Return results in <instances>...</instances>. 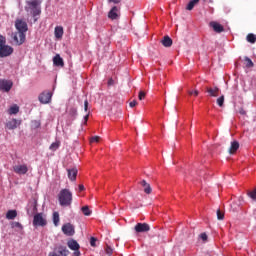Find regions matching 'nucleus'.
Here are the masks:
<instances>
[{
  "label": "nucleus",
  "mask_w": 256,
  "mask_h": 256,
  "mask_svg": "<svg viewBox=\"0 0 256 256\" xmlns=\"http://www.w3.org/2000/svg\"><path fill=\"white\" fill-rule=\"evenodd\" d=\"M58 201L61 207H71L73 203V193L71 190L64 188L58 193Z\"/></svg>",
  "instance_id": "f257e3e1"
},
{
  "label": "nucleus",
  "mask_w": 256,
  "mask_h": 256,
  "mask_svg": "<svg viewBox=\"0 0 256 256\" xmlns=\"http://www.w3.org/2000/svg\"><path fill=\"white\" fill-rule=\"evenodd\" d=\"M29 7H31L33 17H37V15H41V1L40 0H32L28 2Z\"/></svg>",
  "instance_id": "f03ea898"
},
{
  "label": "nucleus",
  "mask_w": 256,
  "mask_h": 256,
  "mask_svg": "<svg viewBox=\"0 0 256 256\" xmlns=\"http://www.w3.org/2000/svg\"><path fill=\"white\" fill-rule=\"evenodd\" d=\"M47 225V219L43 217V213H37L33 219L34 227H45Z\"/></svg>",
  "instance_id": "7ed1b4c3"
},
{
  "label": "nucleus",
  "mask_w": 256,
  "mask_h": 256,
  "mask_svg": "<svg viewBox=\"0 0 256 256\" xmlns=\"http://www.w3.org/2000/svg\"><path fill=\"white\" fill-rule=\"evenodd\" d=\"M69 250L66 246H58L54 249L53 252H51L48 256H68Z\"/></svg>",
  "instance_id": "20e7f679"
},
{
  "label": "nucleus",
  "mask_w": 256,
  "mask_h": 256,
  "mask_svg": "<svg viewBox=\"0 0 256 256\" xmlns=\"http://www.w3.org/2000/svg\"><path fill=\"white\" fill-rule=\"evenodd\" d=\"M121 17V8L119 6H113L108 12V19L115 21Z\"/></svg>",
  "instance_id": "39448f33"
},
{
  "label": "nucleus",
  "mask_w": 256,
  "mask_h": 256,
  "mask_svg": "<svg viewBox=\"0 0 256 256\" xmlns=\"http://www.w3.org/2000/svg\"><path fill=\"white\" fill-rule=\"evenodd\" d=\"M11 37L15 45H23V43H25L26 35L24 33L15 32L12 33Z\"/></svg>",
  "instance_id": "423d86ee"
},
{
  "label": "nucleus",
  "mask_w": 256,
  "mask_h": 256,
  "mask_svg": "<svg viewBox=\"0 0 256 256\" xmlns=\"http://www.w3.org/2000/svg\"><path fill=\"white\" fill-rule=\"evenodd\" d=\"M15 27L17 29V33H23L25 35L26 31H29V28L27 26V22L21 20V19H17L15 22Z\"/></svg>",
  "instance_id": "0eeeda50"
},
{
  "label": "nucleus",
  "mask_w": 256,
  "mask_h": 256,
  "mask_svg": "<svg viewBox=\"0 0 256 256\" xmlns=\"http://www.w3.org/2000/svg\"><path fill=\"white\" fill-rule=\"evenodd\" d=\"M13 88V82L11 80L0 79V91L9 93Z\"/></svg>",
  "instance_id": "6e6552de"
},
{
  "label": "nucleus",
  "mask_w": 256,
  "mask_h": 256,
  "mask_svg": "<svg viewBox=\"0 0 256 256\" xmlns=\"http://www.w3.org/2000/svg\"><path fill=\"white\" fill-rule=\"evenodd\" d=\"M62 233L68 237H73V235H75V226L71 223L64 224L62 226Z\"/></svg>",
  "instance_id": "1a4fd4ad"
},
{
  "label": "nucleus",
  "mask_w": 256,
  "mask_h": 256,
  "mask_svg": "<svg viewBox=\"0 0 256 256\" xmlns=\"http://www.w3.org/2000/svg\"><path fill=\"white\" fill-rule=\"evenodd\" d=\"M13 171L17 175H27L29 167H27V164L15 165L13 166Z\"/></svg>",
  "instance_id": "9d476101"
},
{
  "label": "nucleus",
  "mask_w": 256,
  "mask_h": 256,
  "mask_svg": "<svg viewBox=\"0 0 256 256\" xmlns=\"http://www.w3.org/2000/svg\"><path fill=\"white\" fill-rule=\"evenodd\" d=\"M134 231L136 233H147L148 231H151V226L147 223H137L134 227Z\"/></svg>",
  "instance_id": "9b49d317"
},
{
  "label": "nucleus",
  "mask_w": 256,
  "mask_h": 256,
  "mask_svg": "<svg viewBox=\"0 0 256 256\" xmlns=\"http://www.w3.org/2000/svg\"><path fill=\"white\" fill-rule=\"evenodd\" d=\"M9 55H13V47L4 44L0 47V57H9Z\"/></svg>",
  "instance_id": "f8f14e48"
},
{
  "label": "nucleus",
  "mask_w": 256,
  "mask_h": 256,
  "mask_svg": "<svg viewBox=\"0 0 256 256\" xmlns=\"http://www.w3.org/2000/svg\"><path fill=\"white\" fill-rule=\"evenodd\" d=\"M53 95L51 94V92H42L38 99L40 101V103H42L43 105H47V103H51V97Z\"/></svg>",
  "instance_id": "ddd939ff"
},
{
  "label": "nucleus",
  "mask_w": 256,
  "mask_h": 256,
  "mask_svg": "<svg viewBox=\"0 0 256 256\" xmlns=\"http://www.w3.org/2000/svg\"><path fill=\"white\" fill-rule=\"evenodd\" d=\"M19 125H21V120H17L15 118H13L12 120H10L6 123L7 129H9L10 131L17 129V127H19Z\"/></svg>",
  "instance_id": "4468645a"
},
{
  "label": "nucleus",
  "mask_w": 256,
  "mask_h": 256,
  "mask_svg": "<svg viewBox=\"0 0 256 256\" xmlns=\"http://www.w3.org/2000/svg\"><path fill=\"white\" fill-rule=\"evenodd\" d=\"M139 183H140L141 187H143L144 193H146V195H151V193H153L151 184L147 183L146 180H142Z\"/></svg>",
  "instance_id": "2eb2a0df"
},
{
  "label": "nucleus",
  "mask_w": 256,
  "mask_h": 256,
  "mask_svg": "<svg viewBox=\"0 0 256 256\" xmlns=\"http://www.w3.org/2000/svg\"><path fill=\"white\" fill-rule=\"evenodd\" d=\"M67 246L71 251H79L81 249V246L77 243V240L75 239H70L67 241Z\"/></svg>",
  "instance_id": "dca6fc26"
},
{
  "label": "nucleus",
  "mask_w": 256,
  "mask_h": 256,
  "mask_svg": "<svg viewBox=\"0 0 256 256\" xmlns=\"http://www.w3.org/2000/svg\"><path fill=\"white\" fill-rule=\"evenodd\" d=\"M210 27H212L215 33H223V31H225V28L223 27V25L219 24V22H210Z\"/></svg>",
  "instance_id": "f3484780"
},
{
  "label": "nucleus",
  "mask_w": 256,
  "mask_h": 256,
  "mask_svg": "<svg viewBox=\"0 0 256 256\" xmlns=\"http://www.w3.org/2000/svg\"><path fill=\"white\" fill-rule=\"evenodd\" d=\"M53 64L56 67H65V62L63 61V58H61V55L56 54L53 58Z\"/></svg>",
  "instance_id": "a211bd4d"
},
{
  "label": "nucleus",
  "mask_w": 256,
  "mask_h": 256,
  "mask_svg": "<svg viewBox=\"0 0 256 256\" xmlns=\"http://www.w3.org/2000/svg\"><path fill=\"white\" fill-rule=\"evenodd\" d=\"M206 91L208 92L209 97H219V87L215 86L213 88L206 87Z\"/></svg>",
  "instance_id": "6ab92c4d"
},
{
  "label": "nucleus",
  "mask_w": 256,
  "mask_h": 256,
  "mask_svg": "<svg viewBox=\"0 0 256 256\" xmlns=\"http://www.w3.org/2000/svg\"><path fill=\"white\" fill-rule=\"evenodd\" d=\"M239 149V142L233 141L231 142L230 148H229V154L235 155L237 153V150Z\"/></svg>",
  "instance_id": "aec40b11"
},
{
  "label": "nucleus",
  "mask_w": 256,
  "mask_h": 256,
  "mask_svg": "<svg viewBox=\"0 0 256 256\" xmlns=\"http://www.w3.org/2000/svg\"><path fill=\"white\" fill-rule=\"evenodd\" d=\"M161 43L163 47H171L173 45V39L169 36H164V38L161 40Z\"/></svg>",
  "instance_id": "412c9836"
},
{
  "label": "nucleus",
  "mask_w": 256,
  "mask_h": 256,
  "mask_svg": "<svg viewBox=\"0 0 256 256\" xmlns=\"http://www.w3.org/2000/svg\"><path fill=\"white\" fill-rule=\"evenodd\" d=\"M68 178L70 181H75L77 179V168L68 169Z\"/></svg>",
  "instance_id": "4be33fe9"
},
{
  "label": "nucleus",
  "mask_w": 256,
  "mask_h": 256,
  "mask_svg": "<svg viewBox=\"0 0 256 256\" xmlns=\"http://www.w3.org/2000/svg\"><path fill=\"white\" fill-rule=\"evenodd\" d=\"M56 39H62L63 37V26H56L54 30Z\"/></svg>",
  "instance_id": "5701e85b"
},
{
  "label": "nucleus",
  "mask_w": 256,
  "mask_h": 256,
  "mask_svg": "<svg viewBox=\"0 0 256 256\" xmlns=\"http://www.w3.org/2000/svg\"><path fill=\"white\" fill-rule=\"evenodd\" d=\"M17 113H19V106L14 104L13 106H11L9 109H8V114L9 115H17Z\"/></svg>",
  "instance_id": "b1692460"
},
{
  "label": "nucleus",
  "mask_w": 256,
  "mask_h": 256,
  "mask_svg": "<svg viewBox=\"0 0 256 256\" xmlns=\"http://www.w3.org/2000/svg\"><path fill=\"white\" fill-rule=\"evenodd\" d=\"M200 0H191L187 6H186V10L187 11H193L195 5H197V3H199Z\"/></svg>",
  "instance_id": "393cba45"
},
{
  "label": "nucleus",
  "mask_w": 256,
  "mask_h": 256,
  "mask_svg": "<svg viewBox=\"0 0 256 256\" xmlns=\"http://www.w3.org/2000/svg\"><path fill=\"white\" fill-rule=\"evenodd\" d=\"M15 217H17V210H9L6 213V219L13 220V219H15Z\"/></svg>",
  "instance_id": "a878e982"
},
{
  "label": "nucleus",
  "mask_w": 256,
  "mask_h": 256,
  "mask_svg": "<svg viewBox=\"0 0 256 256\" xmlns=\"http://www.w3.org/2000/svg\"><path fill=\"white\" fill-rule=\"evenodd\" d=\"M246 41H248V43H255L256 42V35L253 33H250L246 36Z\"/></svg>",
  "instance_id": "bb28decb"
},
{
  "label": "nucleus",
  "mask_w": 256,
  "mask_h": 256,
  "mask_svg": "<svg viewBox=\"0 0 256 256\" xmlns=\"http://www.w3.org/2000/svg\"><path fill=\"white\" fill-rule=\"evenodd\" d=\"M59 212H54L53 213V223L55 225V227H57L59 225Z\"/></svg>",
  "instance_id": "cd10ccee"
},
{
  "label": "nucleus",
  "mask_w": 256,
  "mask_h": 256,
  "mask_svg": "<svg viewBox=\"0 0 256 256\" xmlns=\"http://www.w3.org/2000/svg\"><path fill=\"white\" fill-rule=\"evenodd\" d=\"M244 61H245V65H246V67H247L248 69H251V67L254 66L253 61H252L249 57L246 56V57L244 58Z\"/></svg>",
  "instance_id": "c85d7f7f"
},
{
  "label": "nucleus",
  "mask_w": 256,
  "mask_h": 256,
  "mask_svg": "<svg viewBox=\"0 0 256 256\" xmlns=\"http://www.w3.org/2000/svg\"><path fill=\"white\" fill-rule=\"evenodd\" d=\"M81 211L86 217H89V215H91V210L89 209V206H83L81 208Z\"/></svg>",
  "instance_id": "c756f323"
},
{
  "label": "nucleus",
  "mask_w": 256,
  "mask_h": 256,
  "mask_svg": "<svg viewBox=\"0 0 256 256\" xmlns=\"http://www.w3.org/2000/svg\"><path fill=\"white\" fill-rule=\"evenodd\" d=\"M61 146L60 142H54L50 145V151H57V149Z\"/></svg>",
  "instance_id": "7c9ffc66"
},
{
  "label": "nucleus",
  "mask_w": 256,
  "mask_h": 256,
  "mask_svg": "<svg viewBox=\"0 0 256 256\" xmlns=\"http://www.w3.org/2000/svg\"><path fill=\"white\" fill-rule=\"evenodd\" d=\"M216 102L218 107H223V105L225 104V96L224 95L220 96Z\"/></svg>",
  "instance_id": "2f4dec72"
},
{
  "label": "nucleus",
  "mask_w": 256,
  "mask_h": 256,
  "mask_svg": "<svg viewBox=\"0 0 256 256\" xmlns=\"http://www.w3.org/2000/svg\"><path fill=\"white\" fill-rule=\"evenodd\" d=\"M12 228L13 229H19L20 231H23V225L19 222H13L12 223Z\"/></svg>",
  "instance_id": "473e14b6"
},
{
  "label": "nucleus",
  "mask_w": 256,
  "mask_h": 256,
  "mask_svg": "<svg viewBox=\"0 0 256 256\" xmlns=\"http://www.w3.org/2000/svg\"><path fill=\"white\" fill-rule=\"evenodd\" d=\"M199 238L203 241V243H207L209 236H207V233L203 232L199 235Z\"/></svg>",
  "instance_id": "72a5a7b5"
},
{
  "label": "nucleus",
  "mask_w": 256,
  "mask_h": 256,
  "mask_svg": "<svg viewBox=\"0 0 256 256\" xmlns=\"http://www.w3.org/2000/svg\"><path fill=\"white\" fill-rule=\"evenodd\" d=\"M41 127V122L39 120L32 121V129H39Z\"/></svg>",
  "instance_id": "f704fd0d"
},
{
  "label": "nucleus",
  "mask_w": 256,
  "mask_h": 256,
  "mask_svg": "<svg viewBox=\"0 0 256 256\" xmlns=\"http://www.w3.org/2000/svg\"><path fill=\"white\" fill-rule=\"evenodd\" d=\"M217 219L219 221H223V219H225V214L223 212H221L220 209L217 210Z\"/></svg>",
  "instance_id": "c9c22d12"
},
{
  "label": "nucleus",
  "mask_w": 256,
  "mask_h": 256,
  "mask_svg": "<svg viewBox=\"0 0 256 256\" xmlns=\"http://www.w3.org/2000/svg\"><path fill=\"white\" fill-rule=\"evenodd\" d=\"M248 197H250V199H253V201H256V189L254 191H248L247 192Z\"/></svg>",
  "instance_id": "e433bc0d"
},
{
  "label": "nucleus",
  "mask_w": 256,
  "mask_h": 256,
  "mask_svg": "<svg viewBox=\"0 0 256 256\" xmlns=\"http://www.w3.org/2000/svg\"><path fill=\"white\" fill-rule=\"evenodd\" d=\"M105 251L107 255H113V247L110 245H106Z\"/></svg>",
  "instance_id": "4c0bfd02"
},
{
  "label": "nucleus",
  "mask_w": 256,
  "mask_h": 256,
  "mask_svg": "<svg viewBox=\"0 0 256 256\" xmlns=\"http://www.w3.org/2000/svg\"><path fill=\"white\" fill-rule=\"evenodd\" d=\"M146 95L147 94L145 93V91L141 90L138 94L139 101H143V99H145Z\"/></svg>",
  "instance_id": "58836bf2"
},
{
  "label": "nucleus",
  "mask_w": 256,
  "mask_h": 256,
  "mask_svg": "<svg viewBox=\"0 0 256 256\" xmlns=\"http://www.w3.org/2000/svg\"><path fill=\"white\" fill-rule=\"evenodd\" d=\"M5 43H7V39L5 38V36L0 35V48L3 47Z\"/></svg>",
  "instance_id": "ea45409f"
},
{
  "label": "nucleus",
  "mask_w": 256,
  "mask_h": 256,
  "mask_svg": "<svg viewBox=\"0 0 256 256\" xmlns=\"http://www.w3.org/2000/svg\"><path fill=\"white\" fill-rule=\"evenodd\" d=\"M96 243H97V238L91 237L90 238V245H91V247H96Z\"/></svg>",
  "instance_id": "a19ab883"
},
{
  "label": "nucleus",
  "mask_w": 256,
  "mask_h": 256,
  "mask_svg": "<svg viewBox=\"0 0 256 256\" xmlns=\"http://www.w3.org/2000/svg\"><path fill=\"white\" fill-rule=\"evenodd\" d=\"M188 95H194V97H197L199 95V90H189Z\"/></svg>",
  "instance_id": "79ce46f5"
},
{
  "label": "nucleus",
  "mask_w": 256,
  "mask_h": 256,
  "mask_svg": "<svg viewBox=\"0 0 256 256\" xmlns=\"http://www.w3.org/2000/svg\"><path fill=\"white\" fill-rule=\"evenodd\" d=\"M99 139H100L99 136H93L90 140V143H99Z\"/></svg>",
  "instance_id": "37998d69"
},
{
  "label": "nucleus",
  "mask_w": 256,
  "mask_h": 256,
  "mask_svg": "<svg viewBox=\"0 0 256 256\" xmlns=\"http://www.w3.org/2000/svg\"><path fill=\"white\" fill-rule=\"evenodd\" d=\"M238 113H239L240 115H243V116L247 115V111H245V109H244L243 107H240V108L238 109Z\"/></svg>",
  "instance_id": "c03bdc74"
},
{
  "label": "nucleus",
  "mask_w": 256,
  "mask_h": 256,
  "mask_svg": "<svg viewBox=\"0 0 256 256\" xmlns=\"http://www.w3.org/2000/svg\"><path fill=\"white\" fill-rule=\"evenodd\" d=\"M88 109H89V101H88V100H85V101H84V110H85V111H88Z\"/></svg>",
  "instance_id": "a18cd8bd"
},
{
  "label": "nucleus",
  "mask_w": 256,
  "mask_h": 256,
  "mask_svg": "<svg viewBox=\"0 0 256 256\" xmlns=\"http://www.w3.org/2000/svg\"><path fill=\"white\" fill-rule=\"evenodd\" d=\"M70 113L71 115H73V117H75L77 115V110L75 108L70 109Z\"/></svg>",
  "instance_id": "49530a36"
},
{
  "label": "nucleus",
  "mask_w": 256,
  "mask_h": 256,
  "mask_svg": "<svg viewBox=\"0 0 256 256\" xmlns=\"http://www.w3.org/2000/svg\"><path fill=\"white\" fill-rule=\"evenodd\" d=\"M137 105V100H133L132 102L129 103L130 107H136Z\"/></svg>",
  "instance_id": "de8ad7c7"
},
{
  "label": "nucleus",
  "mask_w": 256,
  "mask_h": 256,
  "mask_svg": "<svg viewBox=\"0 0 256 256\" xmlns=\"http://www.w3.org/2000/svg\"><path fill=\"white\" fill-rule=\"evenodd\" d=\"M73 255H74V256H81V251H79V250H74Z\"/></svg>",
  "instance_id": "09e8293b"
},
{
  "label": "nucleus",
  "mask_w": 256,
  "mask_h": 256,
  "mask_svg": "<svg viewBox=\"0 0 256 256\" xmlns=\"http://www.w3.org/2000/svg\"><path fill=\"white\" fill-rule=\"evenodd\" d=\"M79 191H85V186L83 184H80L78 186Z\"/></svg>",
  "instance_id": "8fccbe9b"
},
{
  "label": "nucleus",
  "mask_w": 256,
  "mask_h": 256,
  "mask_svg": "<svg viewBox=\"0 0 256 256\" xmlns=\"http://www.w3.org/2000/svg\"><path fill=\"white\" fill-rule=\"evenodd\" d=\"M110 3H115L116 5L121 3V0H109Z\"/></svg>",
  "instance_id": "3c124183"
},
{
  "label": "nucleus",
  "mask_w": 256,
  "mask_h": 256,
  "mask_svg": "<svg viewBox=\"0 0 256 256\" xmlns=\"http://www.w3.org/2000/svg\"><path fill=\"white\" fill-rule=\"evenodd\" d=\"M84 123H85V125L87 124V121H89V114H86L85 116H84Z\"/></svg>",
  "instance_id": "603ef678"
},
{
  "label": "nucleus",
  "mask_w": 256,
  "mask_h": 256,
  "mask_svg": "<svg viewBox=\"0 0 256 256\" xmlns=\"http://www.w3.org/2000/svg\"><path fill=\"white\" fill-rule=\"evenodd\" d=\"M33 211H34V213H36V211H37V201H35L33 204Z\"/></svg>",
  "instance_id": "864d4df0"
},
{
  "label": "nucleus",
  "mask_w": 256,
  "mask_h": 256,
  "mask_svg": "<svg viewBox=\"0 0 256 256\" xmlns=\"http://www.w3.org/2000/svg\"><path fill=\"white\" fill-rule=\"evenodd\" d=\"M108 85H113V79L108 80Z\"/></svg>",
  "instance_id": "5fc2aeb1"
}]
</instances>
